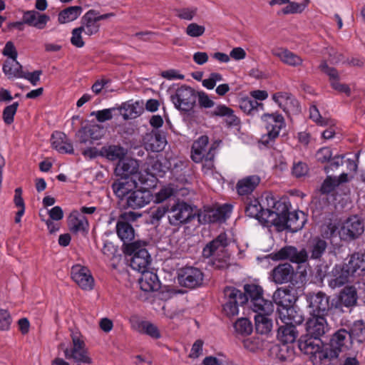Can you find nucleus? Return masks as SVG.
Masks as SVG:
<instances>
[{"label": "nucleus", "mask_w": 365, "mask_h": 365, "mask_svg": "<svg viewBox=\"0 0 365 365\" xmlns=\"http://www.w3.org/2000/svg\"><path fill=\"white\" fill-rule=\"evenodd\" d=\"M365 274V255L359 252L351 255L347 263L336 264L332 270L329 285L331 288L341 287L351 282L352 278L358 274Z\"/></svg>", "instance_id": "obj_1"}, {"label": "nucleus", "mask_w": 365, "mask_h": 365, "mask_svg": "<svg viewBox=\"0 0 365 365\" xmlns=\"http://www.w3.org/2000/svg\"><path fill=\"white\" fill-rule=\"evenodd\" d=\"M235 241L227 232H221L202 249L205 258L212 257V264L215 269H225L230 266V257L227 248Z\"/></svg>", "instance_id": "obj_2"}, {"label": "nucleus", "mask_w": 365, "mask_h": 365, "mask_svg": "<svg viewBox=\"0 0 365 365\" xmlns=\"http://www.w3.org/2000/svg\"><path fill=\"white\" fill-rule=\"evenodd\" d=\"M138 161L131 158L123 159L118 161L115 169V175L119 178H130L138 181L142 186L152 187L155 182V178L152 175L146 172L138 170Z\"/></svg>", "instance_id": "obj_3"}, {"label": "nucleus", "mask_w": 365, "mask_h": 365, "mask_svg": "<svg viewBox=\"0 0 365 365\" xmlns=\"http://www.w3.org/2000/svg\"><path fill=\"white\" fill-rule=\"evenodd\" d=\"M279 312V318L284 325L279 327L277 336L284 344L293 343L298 336L296 325L301 324L304 322V317L300 312L294 309H286L285 314L282 316Z\"/></svg>", "instance_id": "obj_4"}, {"label": "nucleus", "mask_w": 365, "mask_h": 365, "mask_svg": "<svg viewBox=\"0 0 365 365\" xmlns=\"http://www.w3.org/2000/svg\"><path fill=\"white\" fill-rule=\"evenodd\" d=\"M147 244L139 241L133 242L132 244L125 245L123 252L130 256V267L140 273L148 270L152 259L146 249Z\"/></svg>", "instance_id": "obj_5"}, {"label": "nucleus", "mask_w": 365, "mask_h": 365, "mask_svg": "<svg viewBox=\"0 0 365 365\" xmlns=\"http://www.w3.org/2000/svg\"><path fill=\"white\" fill-rule=\"evenodd\" d=\"M261 120L264 124L267 133L261 136L259 143L271 147L279 137L281 130L286 125L284 118L282 114L275 112L264 113L261 116Z\"/></svg>", "instance_id": "obj_6"}, {"label": "nucleus", "mask_w": 365, "mask_h": 365, "mask_svg": "<svg viewBox=\"0 0 365 365\" xmlns=\"http://www.w3.org/2000/svg\"><path fill=\"white\" fill-rule=\"evenodd\" d=\"M298 346L302 352L310 356L314 364L322 363L329 358V351L323 349V343L320 338L305 334L300 337Z\"/></svg>", "instance_id": "obj_7"}, {"label": "nucleus", "mask_w": 365, "mask_h": 365, "mask_svg": "<svg viewBox=\"0 0 365 365\" xmlns=\"http://www.w3.org/2000/svg\"><path fill=\"white\" fill-rule=\"evenodd\" d=\"M247 302V296L234 287H226L223 290L222 306L229 317L239 314V307Z\"/></svg>", "instance_id": "obj_8"}, {"label": "nucleus", "mask_w": 365, "mask_h": 365, "mask_svg": "<svg viewBox=\"0 0 365 365\" xmlns=\"http://www.w3.org/2000/svg\"><path fill=\"white\" fill-rule=\"evenodd\" d=\"M306 299L312 314L327 316L333 309L337 308V302L330 301V297L321 291L308 293Z\"/></svg>", "instance_id": "obj_9"}, {"label": "nucleus", "mask_w": 365, "mask_h": 365, "mask_svg": "<svg viewBox=\"0 0 365 365\" xmlns=\"http://www.w3.org/2000/svg\"><path fill=\"white\" fill-rule=\"evenodd\" d=\"M268 207L266 208V226H274L281 218L285 217L289 212L290 203L286 198L277 200L274 197H266Z\"/></svg>", "instance_id": "obj_10"}, {"label": "nucleus", "mask_w": 365, "mask_h": 365, "mask_svg": "<svg viewBox=\"0 0 365 365\" xmlns=\"http://www.w3.org/2000/svg\"><path fill=\"white\" fill-rule=\"evenodd\" d=\"M72 346L63 351L66 359L73 360L78 365L81 364H90L92 359L86 348L84 341L81 338V334L73 331L71 333Z\"/></svg>", "instance_id": "obj_11"}, {"label": "nucleus", "mask_w": 365, "mask_h": 365, "mask_svg": "<svg viewBox=\"0 0 365 365\" xmlns=\"http://www.w3.org/2000/svg\"><path fill=\"white\" fill-rule=\"evenodd\" d=\"M195 215L192 207L183 200H178L168 209V222L172 226L187 224Z\"/></svg>", "instance_id": "obj_12"}, {"label": "nucleus", "mask_w": 365, "mask_h": 365, "mask_svg": "<svg viewBox=\"0 0 365 365\" xmlns=\"http://www.w3.org/2000/svg\"><path fill=\"white\" fill-rule=\"evenodd\" d=\"M245 294L247 296V302L250 299V307L253 311L271 312L274 310V303L271 300L263 297L262 288L255 284H247L244 286Z\"/></svg>", "instance_id": "obj_13"}, {"label": "nucleus", "mask_w": 365, "mask_h": 365, "mask_svg": "<svg viewBox=\"0 0 365 365\" xmlns=\"http://www.w3.org/2000/svg\"><path fill=\"white\" fill-rule=\"evenodd\" d=\"M140 215L134 212H125L120 215L116 224V233L118 237L123 242V248L125 245L132 244L135 237V231L133 226L128 221H135Z\"/></svg>", "instance_id": "obj_14"}, {"label": "nucleus", "mask_w": 365, "mask_h": 365, "mask_svg": "<svg viewBox=\"0 0 365 365\" xmlns=\"http://www.w3.org/2000/svg\"><path fill=\"white\" fill-rule=\"evenodd\" d=\"M204 279L202 271L195 267L187 266L178 272V281L180 286L195 289L202 286Z\"/></svg>", "instance_id": "obj_15"}, {"label": "nucleus", "mask_w": 365, "mask_h": 365, "mask_svg": "<svg viewBox=\"0 0 365 365\" xmlns=\"http://www.w3.org/2000/svg\"><path fill=\"white\" fill-rule=\"evenodd\" d=\"M196 97L194 89L190 86H182L177 89L175 94L172 96V101L178 110L188 112L193 108Z\"/></svg>", "instance_id": "obj_16"}, {"label": "nucleus", "mask_w": 365, "mask_h": 365, "mask_svg": "<svg viewBox=\"0 0 365 365\" xmlns=\"http://www.w3.org/2000/svg\"><path fill=\"white\" fill-rule=\"evenodd\" d=\"M232 206L225 204L217 208H205L197 214L198 221L201 224H210L222 222L229 217Z\"/></svg>", "instance_id": "obj_17"}, {"label": "nucleus", "mask_w": 365, "mask_h": 365, "mask_svg": "<svg viewBox=\"0 0 365 365\" xmlns=\"http://www.w3.org/2000/svg\"><path fill=\"white\" fill-rule=\"evenodd\" d=\"M143 187L142 189H135L123 200V202H121L125 208L140 209L151 201L153 195L148 190L151 187Z\"/></svg>", "instance_id": "obj_18"}, {"label": "nucleus", "mask_w": 365, "mask_h": 365, "mask_svg": "<svg viewBox=\"0 0 365 365\" xmlns=\"http://www.w3.org/2000/svg\"><path fill=\"white\" fill-rule=\"evenodd\" d=\"M351 344V334L344 329H340L336 331L330 339V350L329 351V358H337L339 354L348 349Z\"/></svg>", "instance_id": "obj_19"}, {"label": "nucleus", "mask_w": 365, "mask_h": 365, "mask_svg": "<svg viewBox=\"0 0 365 365\" xmlns=\"http://www.w3.org/2000/svg\"><path fill=\"white\" fill-rule=\"evenodd\" d=\"M364 231L363 221L357 216H352L343 223L339 233L342 240L349 241L358 238Z\"/></svg>", "instance_id": "obj_20"}, {"label": "nucleus", "mask_w": 365, "mask_h": 365, "mask_svg": "<svg viewBox=\"0 0 365 365\" xmlns=\"http://www.w3.org/2000/svg\"><path fill=\"white\" fill-rule=\"evenodd\" d=\"M274 260L288 259L296 264L304 263L308 260V253L305 249L298 250L293 246H285L272 254Z\"/></svg>", "instance_id": "obj_21"}, {"label": "nucleus", "mask_w": 365, "mask_h": 365, "mask_svg": "<svg viewBox=\"0 0 365 365\" xmlns=\"http://www.w3.org/2000/svg\"><path fill=\"white\" fill-rule=\"evenodd\" d=\"M304 213L299 212H289L285 217H282L276 223V228L279 231L289 230L292 232L300 230L304 225Z\"/></svg>", "instance_id": "obj_22"}, {"label": "nucleus", "mask_w": 365, "mask_h": 365, "mask_svg": "<svg viewBox=\"0 0 365 365\" xmlns=\"http://www.w3.org/2000/svg\"><path fill=\"white\" fill-rule=\"evenodd\" d=\"M72 279L83 290H91L94 287V279L90 270L81 264L72 266Z\"/></svg>", "instance_id": "obj_23"}, {"label": "nucleus", "mask_w": 365, "mask_h": 365, "mask_svg": "<svg viewBox=\"0 0 365 365\" xmlns=\"http://www.w3.org/2000/svg\"><path fill=\"white\" fill-rule=\"evenodd\" d=\"M306 322V334L322 338L329 330L326 316L309 314Z\"/></svg>", "instance_id": "obj_24"}, {"label": "nucleus", "mask_w": 365, "mask_h": 365, "mask_svg": "<svg viewBox=\"0 0 365 365\" xmlns=\"http://www.w3.org/2000/svg\"><path fill=\"white\" fill-rule=\"evenodd\" d=\"M273 300L276 304L279 307L277 308V312L279 314V312H281L282 316L284 314H286V309H294L292 307L293 303L295 302V297L293 294H292V291L287 288H279L277 289L274 294H273Z\"/></svg>", "instance_id": "obj_25"}, {"label": "nucleus", "mask_w": 365, "mask_h": 365, "mask_svg": "<svg viewBox=\"0 0 365 365\" xmlns=\"http://www.w3.org/2000/svg\"><path fill=\"white\" fill-rule=\"evenodd\" d=\"M140 185L138 181L130 178H118L112 184V189L114 194L119 198L120 202L129 195Z\"/></svg>", "instance_id": "obj_26"}, {"label": "nucleus", "mask_w": 365, "mask_h": 365, "mask_svg": "<svg viewBox=\"0 0 365 365\" xmlns=\"http://www.w3.org/2000/svg\"><path fill=\"white\" fill-rule=\"evenodd\" d=\"M50 16L35 9L23 11V20L25 24L42 30L46 27Z\"/></svg>", "instance_id": "obj_27"}, {"label": "nucleus", "mask_w": 365, "mask_h": 365, "mask_svg": "<svg viewBox=\"0 0 365 365\" xmlns=\"http://www.w3.org/2000/svg\"><path fill=\"white\" fill-rule=\"evenodd\" d=\"M272 98L284 112L298 110L299 105L296 98L289 92H277Z\"/></svg>", "instance_id": "obj_28"}, {"label": "nucleus", "mask_w": 365, "mask_h": 365, "mask_svg": "<svg viewBox=\"0 0 365 365\" xmlns=\"http://www.w3.org/2000/svg\"><path fill=\"white\" fill-rule=\"evenodd\" d=\"M52 148L61 153H73V147L66 135L60 131H55L51 138Z\"/></svg>", "instance_id": "obj_29"}, {"label": "nucleus", "mask_w": 365, "mask_h": 365, "mask_svg": "<svg viewBox=\"0 0 365 365\" xmlns=\"http://www.w3.org/2000/svg\"><path fill=\"white\" fill-rule=\"evenodd\" d=\"M261 178L257 175L245 177L238 180L236 190L239 195L247 196L251 195L259 185Z\"/></svg>", "instance_id": "obj_30"}, {"label": "nucleus", "mask_w": 365, "mask_h": 365, "mask_svg": "<svg viewBox=\"0 0 365 365\" xmlns=\"http://www.w3.org/2000/svg\"><path fill=\"white\" fill-rule=\"evenodd\" d=\"M294 271L293 267L286 262L274 267L272 272L273 281L276 284L287 283L292 279Z\"/></svg>", "instance_id": "obj_31"}, {"label": "nucleus", "mask_w": 365, "mask_h": 365, "mask_svg": "<svg viewBox=\"0 0 365 365\" xmlns=\"http://www.w3.org/2000/svg\"><path fill=\"white\" fill-rule=\"evenodd\" d=\"M272 53L274 56L279 58L282 63L289 66L297 67L303 63V60L299 56L287 48H277L273 49Z\"/></svg>", "instance_id": "obj_32"}, {"label": "nucleus", "mask_w": 365, "mask_h": 365, "mask_svg": "<svg viewBox=\"0 0 365 365\" xmlns=\"http://www.w3.org/2000/svg\"><path fill=\"white\" fill-rule=\"evenodd\" d=\"M256 314L255 316V329L257 333L260 334H266L271 331L272 327V320L269 319L274 310L271 312H264L258 310L254 311Z\"/></svg>", "instance_id": "obj_33"}, {"label": "nucleus", "mask_w": 365, "mask_h": 365, "mask_svg": "<svg viewBox=\"0 0 365 365\" xmlns=\"http://www.w3.org/2000/svg\"><path fill=\"white\" fill-rule=\"evenodd\" d=\"M165 138L159 133H149L144 138L145 148L148 151L160 152L165 148Z\"/></svg>", "instance_id": "obj_34"}, {"label": "nucleus", "mask_w": 365, "mask_h": 365, "mask_svg": "<svg viewBox=\"0 0 365 365\" xmlns=\"http://www.w3.org/2000/svg\"><path fill=\"white\" fill-rule=\"evenodd\" d=\"M209 138L207 135L200 136L192 146L191 158L195 163H200L208 152Z\"/></svg>", "instance_id": "obj_35"}, {"label": "nucleus", "mask_w": 365, "mask_h": 365, "mask_svg": "<svg viewBox=\"0 0 365 365\" xmlns=\"http://www.w3.org/2000/svg\"><path fill=\"white\" fill-rule=\"evenodd\" d=\"M98 20L96 18V12L94 10H89L87 11L82 18L83 31L85 34L92 36L98 32L100 25Z\"/></svg>", "instance_id": "obj_36"}, {"label": "nucleus", "mask_w": 365, "mask_h": 365, "mask_svg": "<svg viewBox=\"0 0 365 365\" xmlns=\"http://www.w3.org/2000/svg\"><path fill=\"white\" fill-rule=\"evenodd\" d=\"M265 210L259 200L255 198L247 204L245 211L247 216L257 220L266 226V215H264Z\"/></svg>", "instance_id": "obj_37"}, {"label": "nucleus", "mask_w": 365, "mask_h": 365, "mask_svg": "<svg viewBox=\"0 0 365 365\" xmlns=\"http://www.w3.org/2000/svg\"><path fill=\"white\" fill-rule=\"evenodd\" d=\"M68 227L72 233L77 234L87 231L89 224L83 215L73 212L69 217Z\"/></svg>", "instance_id": "obj_38"}, {"label": "nucleus", "mask_w": 365, "mask_h": 365, "mask_svg": "<svg viewBox=\"0 0 365 365\" xmlns=\"http://www.w3.org/2000/svg\"><path fill=\"white\" fill-rule=\"evenodd\" d=\"M358 299L357 291L354 286H346L340 292L337 302L340 306L346 307H352L356 305Z\"/></svg>", "instance_id": "obj_39"}, {"label": "nucleus", "mask_w": 365, "mask_h": 365, "mask_svg": "<svg viewBox=\"0 0 365 365\" xmlns=\"http://www.w3.org/2000/svg\"><path fill=\"white\" fill-rule=\"evenodd\" d=\"M2 71L8 79L21 78L24 73L22 65L16 60H6L2 66Z\"/></svg>", "instance_id": "obj_40"}, {"label": "nucleus", "mask_w": 365, "mask_h": 365, "mask_svg": "<svg viewBox=\"0 0 365 365\" xmlns=\"http://www.w3.org/2000/svg\"><path fill=\"white\" fill-rule=\"evenodd\" d=\"M140 289L146 292H153L160 288V281L155 273L146 271L142 273L139 280Z\"/></svg>", "instance_id": "obj_41"}, {"label": "nucleus", "mask_w": 365, "mask_h": 365, "mask_svg": "<svg viewBox=\"0 0 365 365\" xmlns=\"http://www.w3.org/2000/svg\"><path fill=\"white\" fill-rule=\"evenodd\" d=\"M133 327L137 331L145 334L155 339H160L161 336L158 328L148 321H137L133 325Z\"/></svg>", "instance_id": "obj_42"}, {"label": "nucleus", "mask_w": 365, "mask_h": 365, "mask_svg": "<svg viewBox=\"0 0 365 365\" xmlns=\"http://www.w3.org/2000/svg\"><path fill=\"white\" fill-rule=\"evenodd\" d=\"M100 156L105 157L109 160H122L125 155V150L119 145L103 146L99 150Z\"/></svg>", "instance_id": "obj_43"}, {"label": "nucleus", "mask_w": 365, "mask_h": 365, "mask_svg": "<svg viewBox=\"0 0 365 365\" xmlns=\"http://www.w3.org/2000/svg\"><path fill=\"white\" fill-rule=\"evenodd\" d=\"M239 106L245 113L250 115H255L258 112L264 110L262 103H258L248 97L241 98L239 101Z\"/></svg>", "instance_id": "obj_44"}, {"label": "nucleus", "mask_w": 365, "mask_h": 365, "mask_svg": "<svg viewBox=\"0 0 365 365\" xmlns=\"http://www.w3.org/2000/svg\"><path fill=\"white\" fill-rule=\"evenodd\" d=\"M212 115L226 117V123L229 125H237L240 123V119L234 114V110L225 105L217 106L213 110Z\"/></svg>", "instance_id": "obj_45"}, {"label": "nucleus", "mask_w": 365, "mask_h": 365, "mask_svg": "<svg viewBox=\"0 0 365 365\" xmlns=\"http://www.w3.org/2000/svg\"><path fill=\"white\" fill-rule=\"evenodd\" d=\"M81 12L82 8L80 6H69L58 14V21L61 24L73 21L78 18Z\"/></svg>", "instance_id": "obj_46"}, {"label": "nucleus", "mask_w": 365, "mask_h": 365, "mask_svg": "<svg viewBox=\"0 0 365 365\" xmlns=\"http://www.w3.org/2000/svg\"><path fill=\"white\" fill-rule=\"evenodd\" d=\"M327 247V243L324 240L319 237L313 239L309 247L310 258L319 259L325 252Z\"/></svg>", "instance_id": "obj_47"}, {"label": "nucleus", "mask_w": 365, "mask_h": 365, "mask_svg": "<svg viewBox=\"0 0 365 365\" xmlns=\"http://www.w3.org/2000/svg\"><path fill=\"white\" fill-rule=\"evenodd\" d=\"M175 16L181 20L190 21L197 16L198 9L196 6H187L175 9Z\"/></svg>", "instance_id": "obj_48"}, {"label": "nucleus", "mask_w": 365, "mask_h": 365, "mask_svg": "<svg viewBox=\"0 0 365 365\" xmlns=\"http://www.w3.org/2000/svg\"><path fill=\"white\" fill-rule=\"evenodd\" d=\"M234 329L237 334L241 336L250 335L252 331V324L246 318L237 319L234 324Z\"/></svg>", "instance_id": "obj_49"}, {"label": "nucleus", "mask_w": 365, "mask_h": 365, "mask_svg": "<svg viewBox=\"0 0 365 365\" xmlns=\"http://www.w3.org/2000/svg\"><path fill=\"white\" fill-rule=\"evenodd\" d=\"M178 189L171 184L163 186L155 195V201L158 203L163 202L169 197L177 194Z\"/></svg>", "instance_id": "obj_50"}, {"label": "nucleus", "mask_w": 365, "mask_h": 365, "mask_svg": "<svg viewBox=\"0 0 365 365\" xmlns=\"http://www.w3.org/2000/svg\"><path fill=\"white\" fill-rule=\"evenodd\" d=\"M215 155V148L214 146H211L208 149V152L207 155L203 158L202 160V171L204 174L207 175L212 173V170L215 168L214 165V158Z\"/></svg>", "instance_id": "obj_51"}, {"label": "nucleus", "mask_w": 365, "mask_h": 365, "mask_svg": "<svg viewBox=\"0 0 365 365\" xmlns=\"http://www.w3.org/2000/svg\"><path fill=\"white\" fill-rule=\"evenodd\" d=\"M169 206L165 205H160L155 207L150 210V219L153 225L159 224L160 221L165 217L166 214L168 215Z\"/></svg>", "instance_id": "obj_52"}, {"label": "nucleus", "mask_w": 365, "mask_h": 365, "mask_svg": "<svg viewBox=\"0 0 365 365\" xmlns=\"http://www.w3.org/2000/svg\"><path fill=\"white\" fill-rule=\"evenodd\" d=\"M19 103L14 102L12 104L6 106L3 110L2 113V118L4 120V122L6 125H11L14 123V115L16 113L18 107H19Z\"/></svg>", "instance_id": "obj_53"}, {"label": "nucleus", "mask_w": 365, "mask_h": 365, "mask_svg": "<svg viewBox=\"0 0 365 365\" xmlns=\"http://www.w3.org/2000/svg\"><path fill=\"white\" fill-rule=\"evenodd\" d=\"M309 118L317 125L321 126L331 125L332 123L330 119L323 118L321 115L317 107L314 105L309 108Z\"/></svg>", "instance_id": "obj_54"}, {"label": "nucleus", "mask_w": 365, "mask_h": 365, "mask_svg": "<svg viewBox=\"0 0 365 365\" xmlns=\"http://www.w3.org/2000/svg\"><path fill=\"white\" fill-rule=\"evenodd\" d=\"M163 168L164 167L163 164L158 159H153L149 163V172H148V173L149 175H152L155 178L154 185L152 187H154L155 185V182L157 180L155 175H158L160 177L163 176V174L165 173ZM145 172L147 173V171Z\"/></svg>", "instance_id": "obj_55"}, {"label": "nucleus", "mask_w": 365, "mask_h": 365, "mask_svg": "<svg viewBox=\"0 0 365 365\" xmlns=\"http://www.w3.org/2000/svg\"><path fill=\"white\" fill-rule=\"evenodd\" d=\"M304 1L305 2L302 4L289 1V3H287L288 5L283 9V13L285 14L302 13L307 6L309 3V0Z\"/></svg>", "instance_id": "obj_56"}, {"label": "nucleus", "mask_w": 365, "mask_h": 365, "mask_svg": "<svg viewBox=\"0 0 365 365\" xmlns=\"http://www.w3.org/2000/svg\"><path fill=\"white\" fill-rule=\"evenodd\" d=\"M115 110V108H106L100 110L93 111L91 115H94L98 122L103 123L112 119V113Z\"/></svg>", "instance_id": "obj_57"}, {"label": "nucleus", "mask_w": 365, "mask_h": 365, "mask_svg": "<svg viewBox=\"0 0 365 365\" xmlns=\"http://www.w3.org/2000/svg\"><path fill=\"white\" fill-rule=\"evenodd\" d=\"M205 31L204 26L199 25L196 23L188 24L186 28V34L190 37L197 38L202 36Z\"/></svg>", "instance_id": "obj_58"}, {"label": "nucleus", "mask_w": 365, "mask_h": 365, "mask_svg": "<svg viewBox=\"0 0 365 365\" xmlns=\"http://www.w3.org/2000/svg\"><path fill=\"white\" fill-rule=\"evenodd\" d=\"M12 318L7 309H0V330L8 331L10 329Z\"/></svg>", "instance_id": "obj_59"}, {"label": "nucleus", "mask_w": 365, "mask_h": 365, "mask_svg": "<svg viewBox=\"0 0 365 365\" xmlns=\"http://www.w3.org/2000/svg\"><path fill=\"white\" fill-rule=\"evenodd\" d=\"M319 68L323 73L329 76L330 83L332 82V81L339 80L337 70L334 67L329 66L327 61H322Z\"/></svg>", "instance_id": "obj_60"}, {"label": "nucleus", "mask_w": 365, "mask_h": 365, "mask_svg": "<svg viewBox=\"0 0 365 365\" xmlns=\"http://www.w3.org/2000/svg\"><path fill=\"white\" fill-rule=\"evenodd\" d=\"M2 54L6 56V60H16L18 57V52L12 41H7L2 51Z\"/></svg>", "instance_id": "obj_61"}, {"label": "nucleus", "mask_w": 365, "mask_h": 365, "mask_svg": "<svg viewBox=\"0 0 365 365\" xmlns=\"http://www.w3.org/2000/svg\"><path fill=\"white\" fill-rule=\"evenodd\" d=\"M83 31V28L81 27L76 28L72 31L71 43L73 46L77 48H82L84 46L85 43L81 36Z\"/></svg>", "instance_id": "obj_62"}, {"label": "nucleus", "mask_w": 365, "mask_h": 365, "mask_svg": "<svg viewBox=\"0 0 365 365\" xmlns=\"http://www.w3.org/2000/svg\"><path fill=\"white\" fill-rule=\"evenodd\" d=\"M337 185L336 179L329 176L324 180L320 191L322 194H329L334 190Z\"/></svg>", "instance_id": "obj_63"}, {"label": "nucleus", "mask_w": 365, "mask_h": 365, "mask_svg": "<svg viewBox=\"0 0 365 365\" xmlns=\"http://www.w3.org/2000/svg\"><path fill=\"white\" fill-rule=\"evenodd\" d=\"M41 74V70H36L33 72H27L24 71L21 78L29 81L33 86H36L40 81V76Z\"/></svg>", "instance_id": "obj_64"}]
</instances>
